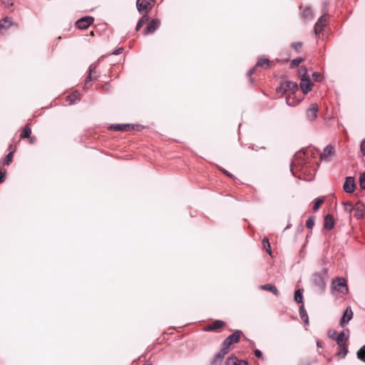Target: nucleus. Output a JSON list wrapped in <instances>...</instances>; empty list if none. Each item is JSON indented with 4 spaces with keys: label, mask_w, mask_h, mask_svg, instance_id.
Wrapping results in <instances>:
<instances>
[{
    "label": "nucleus",
    "mask_w": 365,
    "mask_h": 365,
    "mask_svg": "<svg viewBox=\"0 0 365 365\" xmlns=\"http://www.w3.org/2000/svg\"><path fill=\"white\" fill-rule=\"evenodd\" d=\"M6 178V171L0 170V183L3 182Z\"/></svg>",
    "instance_id": "41"
},
{
    "label": "nucleus",
    "mask_w": 365,
    "mask_h": 365,
    "mask_svg": "<svg viewBox=\"0 0 365 365\" xmlns=\"http://www.w3.org/2000/svg\"><path fill=\"white\" fill-rule=\"evenodd\" d=\"M302 42H295L292 44V47L298 52L302 49Z\"/></svg>",
    "instance_id": "37"
},
{
    "label": "nucleus",
    "mask_w": 365,
    "mask_h": 365,
    "mask_svg": "<svg viewBox=\"0 0 365 365\" xmlns=\"http://www.w3.org/2000/svg\"><path fill=\"white\" fill-rule=\"evenodd\" d=\"M322 204H325L327 205H336L337 200L336 197L333 194H329L327 195L320 196L317 197L314 200L313 205H322Z\"/></svg>",
    "instance_id": "4"
},
{
    "label": "nucleus",
    "mask_w": 365,
    "mask_h": 365,
    "mask_svg": "<svg viewBox=\"0 0 365 365\" xmlns=\"http://www.w3.org/2000/svg\"><path fill=\"white\" fill-rule=\"evenodd\" d=\"M342 205H344V206H346V205H351L350 204H349L348 202H341Z\"/></svg>",
    "instance_id": "49"
},
{
    "label": "nucleus",
    "mask_w": 365,
    "mask_h": 365,
    "mask_svg": "<svg viewBox=\"0 0 365 365\" xmlns=\"http://www.w3.org/2000/svg\"><path fill=\"white\" fill-rule=\"evenodd\" d=\"M271 64H272V62L269 59L265 58H260L258 59V61L256 63L255 68L250 70L249 75L252 76L255 73V69L257 67H262L264 69H268L270 68Z\"/></svg>",
    "instance_id": "12"
},
{
    "label": "nucleus",
    "mask_w": 365,
    "mask_h": 365,
    "mask_svg": "<svg viewBox=\"0 0 365 365\" xmlns=\"http://www.w3.org/2000/svg\"><path fill=\"white\" fill-rule=\"evenodd\" d=\"M255 355L257 357V358H261L262 356V353L261 352V351L258 350V349H255Z\"/></svg>",
    "instance_id": "45"
},
{
    "label": "nucleus",
    "mask_w": 365,
    "mask_h": 365,
    "mask_svg": "<svg viewBox=\"0 0 365 365\" xmlns=\"http://www.w3.org/2000/svg\"><path fill=\"white\" fill-rule=\"evenodd\" d=\"M334 225L335 221L333 216L331 214H327L324 217V228L330 230L334 227Z\"/></svg>",
    "instance_id": "19"
},
{
    "label": "nucleus",
    "mask_w": 365,
    "mask_h": 365,
    "mask_svg": "<svg viewBox=\"0 0 365 365\" xmlns=\"http://www.w3.org/2000/svg\"><path fill=\"white\" fill-rule=\"evenodd\" d=\"M314 225V217H310L306 222V226L309 229H312Z\"/></svg>",
    "instance_id": "36"
},
{
    "label": "nucleus",
    "mask_w": 365,
    "mask_h": 365,
    "mask_svg": "<svg viewBox=\"0 0 365 365\" xmlns=\"http://www.w3.org/2000/svg\"><path fill=\"white\" fill-rule=\"evenodd\" d=\"M353 312L350 307H347L340 321V326L344 327L345 325L352 319Z\"/></svg>",
    "instance_id": "16"
},
{
    "label": "nucleus",
    "mask_w": 365,
    "mask_h": 365,
    "mask_svg": "<svg viewBox=\"0 0 365 365\" xmlns=\"http://www.w3.org/2000/svg\"><path fill=\"white\" fill-rule=\"evenodd\" d=\"M348 353V345H343L338 347L336 355L340 358H344Z\"/></svg>",
    "instance_id": "27"
},
{
    "label": "nucleus",
    "mask_w": 365,
    "mask_h": 365,
    "mask_svg": "<svg viewBox=\"0 0 365 365\" xmlns=\"http://www.w3.org/2000/svg\"><path fill=\"white\" fill-rule=\"evenodd\" d=\"M296 164H297L296 161L293 162L292 164V167H293L294 165H296Z\"/></svg>",
    "instance_id": "50"
},
{
    "label": "nucleus",
    "mask_w": 365,
    "mask_h": 365,
    "mask_svg": "<svg viewBox=\"0 0 365 365\" xmlns=\"http://www.w3.org/2000/svg\"><path fill=\"white\" fill-rule=\"evenodd\" d=\"M319 106L317 103H312L306 110V118L309 121H314L317 117Z\"/></svg>",
    "instance_id": "8"
},
{
    "label": "nucleus",
    "mask_w": 365,
    "mask_h": 365,
    "mask_svg": "<svg viewBox=\"0 0 365 365\" xmlns=\"http://www.w3.org/2000/svg\"><path fill=\"white\" fill-rule=\"evenodd\" d=\"M343 188L346 192H348V193L353 192L355 189L354 178L353 177H347L344 183Z\"/></svg>",
    "instance_id": "15"
},
{
    "label": "nucleus",
    "mask_w": 365,
    "mask_h": 365,
    "mask_svg": "<svg viewBox=\"0 0 365 365\" xmlns=\"http://www.w3.org/2000/svg\"><path fill=\"white\" fill-rule=\"evenodd\" d=\"M327 335H328V336H329L330 339H333V340H335V339H336V336H337L338 334H337L336 331H335V330H334V329H330V330H329V331H328V332H327Z\"/></svg>",
    "instance_id": "39"
},
{
    "label": "nucleus",
    "mask_w": 365,
    "mask_h": 365,
    "mask_svg": "<svg viewBox=\"0 0 365 365\" xmlns=\"http://www.w3.org/2000/svg\"><path fill=\"white\" fill-rule=\"evenodd\" d=\"M303 71V76L301 78L300 86L304 94L309 93L312 90L313 84L309 80V77L307 75V69L305 67H300V71Z\"/></svg>",
    "instance_id": "3"
},
{
    "label": "nucleus",
    "mask_w": 365,
    "mask_h": 365,
    "mask_svg": "<svg viewBox=\"0 0 365 365\" xmlns=\"http://www.w3.org/2000/svg\"><path fill=\"white\" fill-rule=\"evenodd\" d=\"M154 0H137L136 6L138 11L143 16L138 21L136 26V31H139L141 27L146 23L149 18L147 14L152 9L154 6Z\"/></svg>",
    "instance_id": "1"
},
{
    "label": "nucleus",
    "mask_w": 365,
    "mask_h": 365,
    "mask_svg": "<svg viewBox=\"0 0 365 365\" xmlns=\"http://www.w3.org/2000/svg\"><path fill=\"white\" fill-rule=\"evenodd\" d=\"M110 128L116 131H128L133 130L134 127L130 124H116L112 125Z\"/></svg>",
    "instance_id": "20"
},
{
    "label": "nucleus",
    "mask_w": 365,
    "mask_h": 365,
    "mask_svg": "<svg viewBox=\"0 0 365 365\" xmlns=\"http://www.w3.org/2000/svg\"><path fill=\"white\" fill-rule=\"evenodd\" d=\"M360 148L362 153L365 155V140L361 142Z\"/></svg>",
    "instance_id": "44"
},
{
    "label": "nucleus",
    "mask_w": 365,
    "mask_h": 365,
    "mask_svg": "<svg viewBox=\"0 0 365 365\" xmlns=\"http://www.w3.org/2000/svg\"><path fill=\"white\" fill-rule=\"evenodd\" d=\"M14 148L16 149V146H13L12 145H10V146H9L10 151L13 150Z\"/></svg>",
    "instance_id": "47"
},
{
    "label": "nucleus",
    "mask_w": 365,
    "mask_h": 365,
    "mask_svg": "<svg viewBox=\"0 0 365 365\" xmlns=\"http://www.w3.org/2000/svg\"><path fill=\"white\" fill-rule=\"evenodd\" d=\"M349 329H344L341 333H339L335 341L338 345V346H342L343 345H347V341L349 337Z\"/></svg>",
    "instance_id": "7"
},
{
    "label": "nucleus",
    "mask_w": 365,
    "mask_h": 365,
    "mask_svg": "<svg viewBox=\"0 0 365 365\" xmlns=\"http://www.w3.org/2000/svg\"><path fill=\"white\" fill-rule=\"evenodd\" d=\"M160 24V21L158 19H152L147 25L146 28L143 31L144 35L153 33Z\"/></svg>",
    "instance_id": "11"
},
{
    "label": "nucleus",
    "mask_w": 365,
    "mask_h": 365,
    "mask_svg": "<svg viewBox=\"0 0 365 365\" xmlns=\"http://www.w3.org/2000/svg\"><path fill=\"white\" fill-rule=\"evenodd\" d=\"M225 322L221 320H215L213 323L205 327L204 330L207 331H218L225 326Z\"/></svg>",
    "instance_id": "17"
},
{
    "label": "nucleus",
    "mask_w": 365,
    "mask_h": 365,
    "mask_svg": "<svg viewBox=\"0 0 365 365\" xmlns=\"http://www.w3.org/2000/svg\"><path fill=\"white\" fill-rule=\"evenodd\" d=\"M303 73H304V72H303V71H301V73H300V68H299V75L300 78H302V76H303Z\"/></svg>",
    "instance_id": "48"
},
{
    "label": "nucleus",
    "mask_w": 365,
    "mask_h": 365,
    "mask_svg": "<svg viewBox=\"0 0 365 365\" xmlns=\"http://www.w3.org/2000/svg\"><path fill=\"white\" fill-rule=\"evenodd\" d=\"M227 365H249L248 362L245 360H239L235 356H231L226 361Z\"/></svg>",
    "instance_id": "21"
},
{
    "label": "nucleus",
    "mask_w": 365,
    "mask_h": 365,
    "mask_svg": "<svg viewBox=\"0 0 365 365\" xmlns=\"http://www.w3.org/2000/svg\"><path fill=\"white\" fill-rule=\"evenodd\" d=\"M312 78L317 82L322 81V80L323 78L322 74L320 73H318V72L313 73Z\"/></svg>",
    "instance_id": "38"
},
{
    "label": "nucleus",
    "mask_w": 365,
    "mask_h": 365,
    "mask_svg": "<svg viewBox=\"0 0 365 365\" xmlns=\"http://www.w3.org/2000/svg\"><path fill=\"white\" fill-rule=\"evenodd\" d=\"M2 4L5 5L6 7H10L13 6V1L12 0H1Z\"/></svg>",
    "instance_id": "40"
},
{
    "label": "nucleus",
    "mask_w": 365,
    "mask_h": 365,
    "mask_svg": "<svg viewBox=\"0 0 365 365\" xmlns=\"http://www.w3.org/2000/svg\"><path fill=\"white\" fill-rule=\"evenodd\" d=\"M302 299H303V297H302V293L301 290L300 289L297 290L294 293V300L297 303H301V302H302Z\"/></svg>",
    "instance_id": "33"
},
{
    "label": "nucleus",
    "mask_w": 365,
    "mask_h": 365,
    "mask_svg": "<svg viewBox=\"0 0 365 365\" xmlns=\"http://www.w3.org/2000/svg\"><path fill=\"white\" fill-rule=\"evenodd\" d=\"M346 210L358 219L363 217L365 215V207H349V209Z\"/></svg>",
    "instance_id": "13"
},
{
    "label": "nucleus",
    "mask_w": 365,
    "mask_h": 365,
    "mask_svg": "<svg viewBox=\"0 0 365 365\" xmlns=\"http://www.w3.org/2000/svg\"><path fill=\"white\" fill-rule=\"evenodd\" d=\"M335 289H340L341 287L346 286V281L343 278H337L334 282Z\"/></svg>",
    "instance_id": "28"
},
{
    "label": "nucleus",
    "mask_w": 365,
    "mask_h": 365,
    "mask_svg": "<svg viewBox=\"0 0 365 365\" xmlns=\"http://www.w3.org/2000/svg\"><path fill=\"white\" fill-rule=\"evenodd\" d=\"M328 23V16L326 14L322 15L315 24L314 33L316 35L319 34L322 31L323 29L327 26Z\"/></svg>",
    "instance_id": "9"
},
{
    "label": "nucleus",
    "mask_w": 365,
    "mask_h": 365,
    "mask_svg": "<svg viewBox=\"0 0 365 365\" xmlns=\"http://www.w3.org/2000/svg\"><path fill=\"white\" fill-rule=\"evenodd\" d=\"M15 153V148L10 151V153L6 156V158H4V160H3L2 162V164L4 165H9L13 160V155H14V153Z\"/></svg>",
    "instance_id": "29"
},
{
    "label": "nucleus",
    "mask_w": 365,
    "mask_h": 365,
    "mask_svg": "<svg viewBox=\"0 0 365 365\" xmlns=\"http://www.w3.org/2000/svg\"><path fill=\"white\" fill-rule=\"evenodd\" d=\"M15 25L9 17H5L1 21L0 31L3 29L7 30L12 26Z\"/></svg>",
    "instance_id": "24"
},
{
    "label": "nucleus",
    "mask_w": 365,
    "mask_h": 365,
    "mask_svg": "<svg viewBox=\"0 0 365 365\" xmlns=\"http://www.w3.org/2000/svg\"><path fill=\"white\" fill-rule=\"evenodd\" d=\"M97 77H98V76H97V71H96V66H93V67L90 66L88 75L86 77V82H85V86L87 88L91 86L90 83L93 81L96 80Z\"/></svg>",
    "instance_id": "18"
},
{
    "label": "nucleus",
    "mask_w": 365,
    "mask_h": 365,
    "mask_svg": "<svg viewBox=\"0 0 365 365\" xmlns=\"http://www.w3.org/2000/svg\"><path fill=\"white\" fill-rule=\"evenodd\" d=\"M299 91L297 83L292 81H284L277 88V93L281 96L296 94Z\"/></svg>",
    "instance_id": "2"
},
{
    "label": "nucleus",
    "mask_w": 365,
    "mask_h": 365,
    "mask_svg": "<svg viewBox=\"0 0 365 365\" xmlns=\"http://www.w3.org/2000/svg\"><path fill=\"white\" fill-rule=\"evenodd\" d=\"M121 51H122V48H119V49L116 50L115 51H114L113 53L115 55H118L121 52Z\"/></svg>",
    "instance_id": "46"
},
{
    "label": "nucleus",
    "mask_w": 365,
    "mask_h": 365,
    "mask_svg": "<svg viewBox=\"0 0 365 365\" xmlns=\"http://www.w3.org/2000/svg\"><path fill=\"white\" fill-rule=\"evenodd\" d=\"M299 313H300V316H301L302 319L304 320V322L306 324H308V322H309V321H308V319H309L308 315L307 314L306 312L304 311L303 307H300Z\"/></svg>",
    "instance_id": "32"
},
{
    "label": "nucleus",
    "mask_w": 365,
    "mask_h": 365,
    "mask_svg": "<svg viewBox=\"0 0 365 365\" xmlns=\"http://www.w3.org/2000/svg\"><path fill=\"white\" fill-rule=\"evenodd\" d=\"M319 207V206L314 207V210H317Z\"/></svg>",
    "instance_id": "51"
},
{
    "label": "nucleus",
    "mask_w": 365,
    "mask_h": 365,
    "mask_svg": "<svg viewBox=\"0 0 365 365\" xmlns=\"http://www.w3.org/2000/svg\"><path fill=\"white\" fill-rule=\"evenodd\" d=\"M262 245H263V247L264 248V250L267 251V252L271 255L272 254V250H271V245L269 242V240L268 238L267 237H264L263 240H262Z\"/></svg>",
    "instance_id": "30"
},
{
    "label": "nucleus",
    "mask_w": 365,
    "mask_h": 365,
    "mask_svg": "<svg viewBox=\"0 0 365 365\" xmlns=\"http://www.w3.org/2000/svg\"><path fill=\"white\" fill-rule=\"evenodd\" d=\"M242 335V332L240 330L235 331L232 334L228 336L222 343V346L227 348L228 349H231V346L233 344L237 343L240 341V337Z\"/></svg>",
    "instance_id": "5"
},
{
    "label": "nucleus",
    "mask_w": 365,
    "mask_h": 365,
    "mask_svg": "<svg viewBox=\"0 0 365 365\" xmlns=\"http://www.w3.org/2000/svg\"><path fill=\"white\" fill-rule=\"evenodd\" d=\"M80 99V93L77 91L72 93L71 94L66 97V101L69 102V104H73Z\"/></svg>",
    "instance_id": "25"
},
{
    "label": "nucleus",
    "mask_w": 365,
    "mask_h": 365,
    "mask_svg": "<svg viewBox=\"0 0 365 365\" xmlns=\"http://www.w3.org/2000/svg\"><path fill=\"white\" fill-rule=\"evenodd\" d=\"M357 357L365 362V346H362L358 351H357Z\"/></svg>",
    "instance_id": "31"
},
{
    "label": "nucleus",
    "mask_w": 365,
    "mask_h": 365,
    "mask_svg": "<svg viewBox=\"0 0 365 365\" xmlns=\"http://www.w3.org/2000/svg\"><path fill=\"white\" fill-rule=\"evenodd\" d=\"M259 289L262 290L270 292L273 293L277 297H278L279 295V292L278 291L277 287L272 284H266L264 285H261L259 287Z\"/></svg>",
    "instance_id": "22"
},
{
    "label": "nucleus",
    "mask_w": 365,
    "mask_h": 365,
    "mask_svg": "<svg viewBox=\"0 0 365 365\" xmlns=\"http://www.w3.org/2000/svg\"><path fill=\"white\" fill-rule=\"evenodd\" d=\"M300 98H297L296 94H289L286 96V103L289 106H295L300 102Z\"/></svg>",
    "instance_id": "23"
},
{
    "label": "nucleus",
    "mask_w": 365,
    "mask_h": 365,
    "mask_svg": "<svg viewBox=\"0 0 365 365\" xmlns=\"http://www.w3.org/2000/svg\"><path fill=\"white\" fill-rule=\"evenodd\" d=\"M31 134V129L29 125H26L21 130L20 138L21 139L28 138Z\"/></svg>",
    "instance_id": "26"
},
{
    "label": "nucleus",
    "mask_w": 365,
    "mask_h": 365,
    "mask_svg": "<svg viewBox=\"0 0 365 365\" xmlns=\"http://www.w3.org/2000/svg\"><path fill=\"white\" fill-rule=\"evenodd\" d=\"M304 61V58H297L292 61L291 62V66L292 68L298 66L302 62Z\"/></svg>",
    "instance_id": "34"
},
{
    "label": "nucleus",
    "mask_w": 365,
    "mask_h": 365,
    "mask_svg": "<svg viewBox=\"0 0 365 365\" xmlns=\"http://www.w3.org/2000/svg\"><path fill=\"white\" fill-rule=\"evenodd\" d=\"M143 365H153L151 364H143Z\"/></svg>",
    "instance_id": "52"
},
{
    "label": "nucleus",
    "mask_w": 365,
    "mask_h": 365,
    "mask_svg": "<svg viewBox=\"0 0 365 365\" xmlns=\"http://www.w3.org/2000/svg\"><path fill=\"white\" fill-rule=\"evenodd\" d=\"M335 155L334 147L331 145H328L320 153V160L326 162H330Z\"/></svg>",
    "instance_id": "6"
},
{
    "label": "nucleus",
    "mask_w": 365,
    "mask_h": 365,
    "mask_svg": "<svg viewBox=\"0 0 365 365\" xmlns=\"http://www.w3.org/2000/svg\"><path fill=\"white\" fill-rule=\"evenodd\" d=\"M220 170L222 173H223L224 174H225L227 177L231 178H233V175L230 172L226 170L225 169L220 168Z\"/></svg>",
    "instance_id": "42"
},
{
    "label": "nucleus",
    "mask_w": 365,
    "mask_h": 365,
    "mask_svg": "<svg viewBox=\"0 0 365 365\" xmlns=\"http://www.w3.org/2000/svg\"><path fill=\"white\" fill-rule=\"evenodd\" d=\"M27 139L30 144H34L36 141V138L35 136L30 135Z\"/></svg>",
    "instance_id": "43"
},
{
    "label": "nucleus",
    "mask_w": 365,
    "mask_h": 365,
    "mask_svg": "<svg viewBox=\"0 0 365 365\" xmlns=\"http://www.w3.org/2000/svg\"><path fill=\"white\" fill-rule=\"evenodd\" d=\"M94 19L91 16H85L76 22V26L80 29H86L93 23Z\"/></svg>",
    "instance_id": "10"
},
{
    "label": "nucleus",
    "mask_w": 365,
    "mask_h": 365,
    "mask_svg": "<svg viewBox=\"0 0 365 365\" xmlns=\"http://www.w3.org/2000/svg\"><path fill=\"white\" fill-rule=\"evenodd\" d=\"M230 351V349L222 345V348L218 354H216L212 361L213 365H220L225 356Z\"/></svg>",
    "instance_id": "14"
},
{
    "label": "nucleus",
    "mask_w": 365,
    "mask_h": 365,
    "mask_svg": "<svg viewBox=\"0 0 365 365\" xmlns=\"http://www.w3.org/2000/svg\"><path fill=\"white\" fill-rule=\"evenodd\" d=\"M359 185L362 189H365V172L359 176Z\"/></svg>",
    "instance_id": "35"
}]
</instances>
